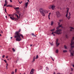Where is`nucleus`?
Segmentation results:
<instances>
[{
  "label": "nucleus",
  "instance_id": "obj_1",
  "mask_svg": "<svg viewBox=\"0 0 74 74\" xmlns=\"http://www.w3.org/2000/svg\"><path fill=\"white\" fill-rule=\"evenodd\" d=\"M21 29H20L18 31L16 32L15 33V35L16 36H14L15 38H16V41H20L21 40V36L23 38V35L19 33L21 32Z\"/></svg>",
  "mask_w": 74,
  "mask_h": 74
},
{
  "label": "nucleus",
  "instance_id": "obj_2",
  "mask_svg": "<svg viewBox=\"0 0 74 74\" xmlns=\"http://www.w3.org/2000/svg\"><path fill=\"white\" fill-rule=\"evenodd\" d=\"M60 31H62V30L61 29H58L57 30H56V31L55 32H54V33L57 34L59 35V34H61L62 33V32H60Z\"/></svg>",
  "mask_w": 74,
  "mask_h": 74
},
{
  "label": "nucleus",
  "instance_id": "obj_3",
  "mask_svg": "<svg viewBox=\"0 0 74 74\" xmlns=\"http://www.w3.org/2000/svg\"><path fill=\"white\" fill-rule=\"evenodd\" d=\"M56 15L57 18H59L61 16V14L60 13V12L59 11H57L56 12Z\"/></svg>",
  "mask_w": 74,
  "mask_h": 74
},
{
  "label": "nucleus",
  "instance_id": "obj_4",
  "mask_svg": "<svg viewBox=\"0 0 74 74\" xmlns=\"http://www.w3.org/2000/svg\"><path fill=\"white\" fill-rule=\"evenodd\" d=\"M48 13V11L45 10H43V14H42V15L43 16H45V14H46Z\"/></svg>",
  "mask_w": 74,
  "mask_h": 74
},
{
  "label": "nucleus",
  "instance_id": "obj_5",
  "mask_svg": "<svg viewBox=\"0 0 74 74\" xmlns=\"http://www.w3.org/2000/svg\"><path fill=\"white\" fill-rule=\"evenodd\" d=\"M41 13V14L42 15L43 14V12L44 11V10L42 8H40L39 9Z\"/></svg>",
  "mask_w": 74,
  "mask_h": 74
},
{
  "label": "nucleus",
  "instance_id": "obj_6",
  "mask_svg": "<svg viewBox=\"0 0 74 74\" xmlns=\"http://www.w3.org/2000/svg\"><path fill=\"white\" fill-rule=\"evenodd\" d=\"M74 40V37H73L71 39V45H73V41Z\"/></svg>",
  "mask_w": 74,
  "mask_h": 74
},
{
  "label": "nucleus",
  "instance_id": "obj_7",
  "mask_svg": "<svg viewBox=\"0 0 74 74\" xmlns=\"http://www.w3.org/2000/svg\"><path fill=\"white\" fill-rule=\"evenodd\" d=\"M10 19H12V20H14V21H15V20H18V19L17 18H14V17L13 18H12V17H10Z\"/></svg>",
  "mask_w": 74,
  "mask_h": 74
},
{
  "label": "nucleus",
  "instance_id": "obj_8",
  "mask_svg": "<svg viewBox=\"0 0 74 74\" xmlns=\"http://www.w3.org/2000/svg\"><path fill=\"white\" fill-rule=\"evenodd\" d=\"M55 6L54 5H52L51 7V8L52 10H55Z\"/></svg>",
  "mask_w": 74,
  "mask_h": 74
},
{
  "label": "nucleus",
  "instance_id": "obj_9",
  "mask_svg": "<svg viewBox=\"0 0 74 74\" xmlns=\"http://www.w3.org/2000/svg\"><path fill=\"white\" fill-rule=\"evenodd\" d=\"M34 71V69H32L30 72V74H33V73H34L33 72Z\"/></svg>",
  "mask_w": 74,
  "mask_h": 74
},
{
  "label": "nucleus",
  "instance_id": "obj_10",
  "mask_svg": "<svg viewBox=\"0 0 74 74\" xmlns=\"http://www.w3.org/2000/svg\"><path fill=\"white\" fill-rule=\"evenodd\" d=\"M67 8L68 9L67 10V12H66L67 13L66 16V17H67V15L68 14V13H69V8H67Z\"/></svg>",
  "mask_w": 74,
  "mask_h": 74
},
{
  "label": "nucleus",
  "instance_id": "obj_11",
  "mask_svg": "<svg viewBox=\"0 0 74 74\" xmlns=\"http://www.w3.org/2000/svg\"><path fill=\"white\" fill-rule=\"evenodd\" d=\"M5 4H4V7H5L6 5H7V0H5Z\"/></svg>",
  "mask_w": 74,
  "mask_h": 74
},
{
  "label": "nucleus",
  "instance_id": "obj_12",
  "mask_svg": "<svg viewBox=\"0 0 74 74\" xmlns=\"http://www.w3.org/2000/svg\"><path fill=\"white\" fill-rule=\"evenodd\" d=\"M6 7H12V5H7L6 6Z\"/></svg>",
  "mask_w": 74,
  "mask_h": 74
},
{
  "label": "nucleus",
  "instance_id": "obj_13",
  "mask_svg": "<svg viewBox=\"0 0 74 74\" xmlns=\"http://www.w3.org/2000/svg\"><path fill=\"white\" fill-rule=\"evenodd\" d=\"M28 3H28V2H27L25 3V8H27V5H28Z\"/></svg>",
  "mask_w": 74,
  "mask_h": 74
},
{
  "label": "nucleus",
  "instance_id": "obj_14",
  "mask_svg": "<svg viewBox=\"0 0 74 74\" xmlns=\"http://www.w3.org/2000/svg\"><path fill=\"white\" fill-rule=\"evenodd\" d=\"M51 13H49V15H48V17L49 19H50V18H49V16H50V15H51Z\"/></svg>",
  "mask_w": 74,
  "mask_h": 74
},
{
  "label": "nucleus",
  "instance_id": "obj_15",
  "mask_svg": "<svg viewBox=\"0 0 74 74\" xmlns=\"http://www.w3.org/2000/svg\"><path fill=\"white\" fill-rule=\"evenodd\" d=\"M35 61V56H34L33 58L32 62H34Z\"/></svg>",
  "mask_w": 74,
  "mask_h": 74
},
{
  "label": "nucleus",
  "instance_id": "obj_16",
  "mask_svg": "<svg viewBox=\"0 0 74 74\" xmlns=\"http://www.w3.org/2000/svg\"><path fill=\"white\" fill-rule=\"evenodd\" d=\"M71 56H74V54L73 53H71Z\"/></svg>",
  "mask_w": 74,
  "mask_h": 74
},
{
  "label": "nucleus",
  "instance_id": "obj_17",
  "mask_svg": "<svg viewBox=\"0 0 74 74\" xmlns=\"http://www.w3.org/2000/svg\"><path fill=\"white\" fill-rule=\"evenodd\" d=\"M53 22L51 21V25L52 26V25H53Z\"/></svg>",
  "mask_w": 74,
  "mask_h": 74
},
{
  "label": "nucleus",
  "instance_id": "obj_18",
  "mask_svg": "<svg viewBox=\"0 0 74 74\" xmlns=\"http://www.w3.org/2000/svg\"><path fill=\"white\" fill-rule=\"evenodd\" d=\"M31 35L33 36H35V37H36V35H35L34 34L32 33Z\"/></svg>",
  "mask_w": 74,
  "mask_h": 74
},
{
  "label": "nucleus",
  "instance_id": "obj_19",
  "mask_svg": "<svg viewBox=\"0 0 74 74\" xmlns=\"http://www.w3.org/2000/svg\"><path fill=\"white\" fill-rule=\"evenodd\" d=\"M58 51H59L58 50V49H57L56 50V53H58Z\"/></svg>",
  "mask_w": 74,
  "mask_h": 74
},
{
  "label": "nucleus",
  "instance_id": "obj_20",
  "mask_svg": "<svg viewBox=\"0 0 74 74\" xmlns=\"http://www.w3.org/2000/svg\"><path fill=\"white\" fill-rule=\"evenodd\" d=\"M58 39H57L56 40V44H57V43H58Z\"/></svg>",
  "mask_w": 74,
  "mask_h": 74
},
{
  "label": "nucleus",
  "instance_id": "obj_21",
  "mask_svg": "<svg viewBox=\"0 0 74 74\" xmlns=\"http://www.w3.org/2000/svg\"><path fill=\"white\" fill-rule=\"evenodd\" d=\"M38 56L37 55L35 58V59H38Z\"/></svg>",
  "mask_w": 74,
  "mask_h": 74
},
{
  "label": "nucleus",
  "instance_id": "obj_22",
  "mask_svg": "<svg viewBox=\"0 0 74 74\" xmlns=\"http://www.w3.org/2000/svg\"><path fill=\"white\" fill-rule=\"evenodd\" d=\"M19 7H17V8H14V9H15V10H17V9H19Z\"/></svg>",
  "mask_w": 74,
  "mask_h": 74
},
{
  "label": "nucleus",
  "instance_id": "obj_23",
  "mask_svg": "<svg viewBox=\"0 0 74 74\" xmlns=\"http://www.w3.org/2000/svg\"><path fill=\"white\" fill-rule=\"evenodd\" d=\"M49 43L51 45V46L53 45V42H52V43L49 42Z\"/></svg>",
  "mask_w": 74,
  "mask_h": 74
},
{
  "label": "nucleus",
  "instance_id": "obj_24",
  "mask_svg": "<svg viewBox=\"0 0 74 74\" xmlns=\"http://www.w3.org/2000/svg\"><path fill=\"white\" fill-rule=\"evenodd\" d=\"M67 52V51L66 50H63V52H64V53H65V52Z\"/></svg>",
  "mask_w": 74,
  "mask_h": 74
},
{
  "label": "nucleus",
  "instance_id": "obj_25",
  "mask_svg": "<svg viewBox=\"0 0 74 74\" xmlns=\"http://www.w3.org/2000/svg\"><path fill=\"white\" fill-rule=\"evenodd\" d=\"M54 30L55 29L50 30V31H51V32H53V31H54Z\"/></svg>",
  "mask_w": 74,
  "mask_h": 74
},
{
  "label": "nucleus",
  "instance_id": "obj_26",
  "mask_svg": "<svg viewBox=\"0 0 74 74\" xmlns=\"http://www.w3.org/2000/svg\"><path fill=\"white\" fill-rule=\"evenodd\" d=\"M12 50L13 51V52H15V50L14 48L12 49Z\"/></svg>",
  "mask_w": 74,
  "mask_h": 74
},
{
  "label": "nucleus",
  "instance_id": "obj_27",
  "mask_svg": "<svg viewBox=\"0 0 74 74\" xmlns=\"http://www.w3.org/2000/svg\"><path fill=\"white\" fill-rule=\"evenodd\" d=\"M46 69L47 71H48V70H49V68H48V67H46Z\"/></svg>",
  "mask_w": 74,
  "mask_h": 74
},
{
  "label": "nucleus",
  "instance_id": "obj_28",
  "mask_svg": "<svg viewBox=\"0 0 74 74\" xmlns=\"http://www.w3.org/2000/svg\"><path fill=\"white\" fill-rule=\"evenodd\" d=\"M74 48V46H71V48Z\"/></svg>",
  "mask_w": 74,
  "mask_h": 74
},
{
  "label": "nucleus",
  "instance_id": "obj_29",
  "mask_svg": "<svg viewBox=\"0 0 74 74\" xmlns=\"http://www.w3.org/2000/svg\"><path fill=\"white\" fill-rule=\"evenodd\" d=\"M56 47H58V45H59V43H57V44H56Z\"/></svg>",
  "mask_w": 74,
  "mask_h": 74
},
{
  "label": "nucleus",
  "instance_id": "obj_30",
  "mask_svg": "<svg viewBox=\"0 0 74 74\" xmlns=\"http://www.w3.org/2000/svg\"><path fill=\"white\" fill-rule=\"evenodd\" d=\"M59 28H60L59 27V26H58L56 28V29H57V30H58V29H59Z\"/></svg>",
  "mask_w": 74,
  "mask_h": 74
},
{
  "label": "nucleus",
  "instance_id": "obj_31",
  "mask_svg": "<svg viewBox=\"0 0 74 74\" xmlns=\"http://www.w3.org/2000/svg\"><path fill=\"white\" fill-rule=\"evenodd\" d=\"M62 25H59L58 27H62Z\"/></svg>",
  "mask_w": 74,
  "mask_h": 74
},
{
  "label": "nucleus",
  "instance_id": "obj_32",
  "mask_svg": "<svg viewBox=\"0 0 74 74\" xmlns=\"http://www.w3.org/2000/svg\"><path fill=\"white\" fill-rule=\"evenodd\" d=\"M64 48L65 49H67V47H66V45H64Z\"/></svg>",
  "mask_w": 74,
  "mask_h": 74
},
{
  "label": "nucleus",
  "instance_id": "obj_33",
  "mask_svg": "<svg viewBox=\"0 0 74 74\" xmlns=\"http://www.w3.org/2000/svg\"><path fill=\"white\" fill-rule=\"evenodd\" d=\"M3 61L5 62V63H7V61L5 60H4Z\"/></svg>",
  "mask_w": 74,
  "mask_h": 74
},
{
  "label": "nucleus",
  "instance_id": "obj_34",
  "mask_svg": "<svg viewBox=\"0 0 74 74\" xmlns=\"http://www.w3.org/2000/svg\"><path fill=\"white\" fill-rule=\"evenodd\" d=\"M15 15H16L17 18H18L19 17L18 16V15L17 14H15Z\"/></svg>",
  "mask_w": 74,
  "mask_h": 74
},
{
  "label": "nucleus",
  "instance_id": "obj_35",
  "mask_svg": "<svg viewBox=\"0 0 74 74\" xmlns=\"http://www.w3.org/2000/svg\"><path fill=\"white\" fill-rule=\"evenodd\" d=\"M50 58H51V59H52L53 61H54V60H53V58H52V57H50Z\"/></svg>",
  "mask_w": 74,
  "mask_h": 74
},
{
  "label": "nucleus",
  "instance_id": "obj_36",
  "mask_svg": "<svg viewBox=\"0 0 74 74\" xmlns=\"http://www.w3.org/2000/svg\"><path fill=\"white\" fill-rule=\"evenodd\" d=\"M70 27L71 28V29H74V28L73 27Z\"/></svg>",
  "mask_w": 74,
  "mask_h": 74
},
{
  "label": "nucleus",
  "instance_id": "obj_37",
  "mask_svg": "<svg viewBox=\"0 0 74 74\" xmlns=\"http://www.w3.org/2000/svg\"><path fill=\"white\" fill-rule=\"evenodd\" d=\"M69 16H71V14H70V12H69Z\"/></svg>",
  "mask_w": 74,
  "mask_h": 74
},
{
  "label": "nucleus",
  "instance_id": "obj_38",
  "mask_svg": "<svg viewBox=\"0 0 74 74\" xmlns=\"http://www.w3.org/2000/svg\"><path fill=\"white\" fill-rule=\"evenodd\" d=\"M16 71H17V69H15V73H16Z\"/></svg>",
  "mask_w": 74,
  "mask_h": 74
},
{
  "label": "nucleus",
  "instance_id": "obj_39",
  "mask_svg": "<svg viewBox=\"0 0 74 74\" xmlns=\"http://www.w3.org/2000/svg\"><path fill=\"white\" fill-rule=\"evenodd\" d=\"M71 17H70V16H69L68 17V20H69L70 19V18Z\"/></svg>",
  "mask_w": 74,
  "mask_h": 74
},
{
  "label": "nucleus",
  "instance_id": "obj_40",
  "mask_svg": "<svg viewBox=\"0 0 74 74\" xmlns=\"http://www.w3.org/2000/svg\"><path fill=\"white\" fill-rule=\"evenodd\" d=\"M60 23L58 22V25H60Z\"/></svg>",
  "mask_w": 74,
  "mask_h": 74
},
{
  "label": "nucleus",
  "instance_id": "obj_41",
  "mask_svg": "<svg viewBox=\"0 0 74 74\" xmlns=\"http://www.w3.org/2000/svg\"><path fill=\"white\" fill-rule=\"evenodd\" d=\"M54 33H55V32H52V33H51V34H53Z\"/></svg>",
  "mask_w": 74,
  "mask_h": 74
},
{
  "label": "nucleus",
  "instance_id": "obj_42",
  "mask_svg": "<svg viewBox=\"0 0 74 74\" xmlns=\"http://www.w3.org/2000/svg\"><path fill=\"white\" fill-rule=\"evenodd\" d=\"M60 22H62V21H63V20H59Z\"/></svg>",
  "mask_w": 74,
  "mask_h": 74
},
{
  "label": "nucleus",
  "instance_id": "obj_43",
  "mask_svg": "<svg viewBox=\"0 0 74 74\" xmlns=\"http://www.w3.org/2000/svg\"><path fill=\"white\" fill-rule=\"evenodd\" d=\"M73 71V69L72 68H71V71Z\"/></svg>",
  "mask_w": 74,
  "mask_h": 74
},
{
  "label": "nucleus",
  "instance_id": "obj_44",
  "mask_svg": "<svg viewBox=\"0 0 74 74\" xmlns=\"http://www.w3.org/2000/svg\"><path fill=\"white\" fill-rule=\"evenodd\" d=\"M8 58V56H6V59H7Z\"/></svg>",
  "mask_w": 74,
  "mask_h": 74
},
{
  "label": "nucleus",
  "instance_id": "obj_45",
  "mask_svg": "<svg viewBox=\"0 0 74 74\" xmlns=\"http://www.w3.org/2000/svg\"><path fill=\"white\" fill-rule=\"evenodd\" d=\"M41 67H42V66L40 67V70H41V69H42V68H41Z\"/></svg>",
  "mask_w": 74,
  "mask_h": 74
},
{
  "label": "nucleus",
  "instance_id": "obj_46",
  "mask_svg": "<svg viewBox=\"0 0 74 74\" xmlns=\"http://www.w3.org/2000/svg\"><path fill=\"white\" fill-rule=\"evenodd\" d=\"M4 57H5V55H3V56H2V58H4Z\"/></svg>",
  "mask_w": 74,
  "mask_h": 74
},
{
  "label": "nucleus",
  "instance_id": "obj_47",
  "mask_svg": "<svg viewBox=\"0 0 74 74\" xmlns=\"http://www.w3.org/2000/svg\"><path fill=\"white\" fill-rule=\"evenodd\" d=\"M5 10L6 13H7V11H6V8L5 9Z\"/></svg>",
  "mask_w": 74,
  "mask_h": 74
},
{
  "label": "nucleus",
  "instance_id": "obj_48",
  "mask_svg": "<svg viewBox=\"0 0 74 74\" xmlns=\"http://www.w3.org/2000/svg\"><path fill=\"white\" fill-rule=\"evenodd\" d=\"M10 2H11V3H12V0H10Z\"/></svg>",
  "mask_w": 74,
  "mask_h": 74
},
{
  "label": "nucleus",
  "instance_id": "obj_49",
  "mask_svg": "<svg viewBox=\"0 0 74 74\" xmlns=\"http://www.w3.org/2000/svg\"><path fill=\"white\" fill-rule=\"evenodd\" d=\"M22 3V1L21 2H19V3L20 4H21V3Z\"/></svg>",
  "mask_w": 74,
  "mask_h": 74
},
{
  "label": "nucleus",
  "instance_id": "obj_50",
  "mask_svg": "<svg viewBox=\"0 0 74 74\" xmlns=\"http://www.w3.org/2000/svg\"><path fill=\"white\" fill-rule=\"evenodd\" d=\"M12 74H14V72H13L12 73Z\"/></svg>",
  "mask_w": 74,
  "mask_h": 74
},
{
  "label": "nucleus",
  "instance_id": "obj_51",
  "mask_svg": "<svg viewBox=\"0 0 74 74\" xmlns=\"http://www.w3.org/2000/svg\"><path fill=\"white\" fill-rule=\"evenodd\" d=\"M66 38H67V35H66Z\"/></svg>",
  "mask_w": 74,
  "mask_h": 74
},
{
  "label": "nucleus",
  "instance_id": "obj_52",
  "mask_svg": "<svg viewBox=\"0 0 74 74\" xmlns=\"http://www.w3.org/2000/svg\"><path fill=\"white\" fill-rule=\"evenodd\" d=\"M7 66H8V63H7L6 64Z\"/></svg>",
  "mask_w": 74,
  "mask_h": 74
},
{
  "label": "nucleus",
  "instance_id": "obj_53",
  "mask_svg": "<svg viewBox=\"0 0 74 74\" xmlns=\"http://www.w3.org/2000/svg\"><path fill=\"white\" fill-rule=\"evenodd\" d=\"M1 33H3L2 31H1Z\"/></svg>",
  "mask_w": 74,
  "mask_h": 74
},
{
  "label": "nucleus",
  "instance_id": "obj_54",
  "mask_svg": "<svg viewBox=\"0 0 74 74\" xmlns=\"http://www.w3.org/2000/svg\"><path fill=\"white\" fill-rule=\"evenodd\" d=\"M70 31H72V29H70Z\"/></svg>",
  "mask_w": 74,
  "mask_h": 74
},
{
  "label": "nucleus",
  "instance_id": "obj_55",
  "mask_svg": "<svg viewBox=\"0 0 74 74\" xmlns=\"http://www.w3.org/2000/svg\"><path fill=\"white\" fill-rule=\"evenodd\" d=\"M18 14H19V16H20L21 15V14H19L18 13Z\"/></svg>",
  "mask_w": 74,
  "mask_h": 74
},
{
  "label": "nucleus",
  "instance_id": "obj_56",
  "mask_svg": "<svg viewBox=\"0 0 74 74\" xmlns=\"http://www.w3.org/2000/svg\"><path fill=\"white\" fill-rule=\"evenodd\" d=\"M5 17L6 18H7V16H5Z\"/></svg>",
  "mask_w": 74,
  "mask_h": 74
},
{
  "label": "nucleus",
  "instance_id": "obj_57",
  "mask_svg": "<svg viewBox=\"0 0 74 74\" xmlns=\"http://www.w3.org/2000/svg\"><path fill=\"white\" fill-rule=\"evenodd\" d=\"M73 67H74V64H73Z\"/></svg>",
  "mask_w": 74,
  "mask_h": 74
},
{
  "label": "nucleus",
  "instance_id": "obj_58",
  "mask_svg": "<svg viewBox=\"0 0 74 74\" xmlns=\"http://www.w3.org/2000/svg\"><path fill=\"white\" fill-rule=\"evenodd\" d=\"M73 45L74 44V42H73Z\"/></svg>",
  "mask_w": 74,
  "mask_h": 74
},
{
  "label": "nucleus",
  "instance_id": "obj_59",
  "mask_svg": "<svg viewBox=\"0 0 74 74\" xmlns=\"http://www.w3.org/2000/svg\"><path fill=\"white\" fill-rule=\"evenodd\" d=\"M10 38H11V39H12V37H11Z\"/></svg>",
  "mask_w": 74,
  "mask_h": 74
},
{
  "label": "nucleus",
  "instance_id": "obj_60",
  "mask_svg": "<svg viewBox=\"0 0 74 74\" xmlns=\"http://www.w3.org/2000/svg\"><path fill=\"white\" fill-rule=\"evenodd\" d=\"M30 47H32V45H30Z\"/></svg>",
  "mask_w": 74,
  "mask_h": 74
},
{
  "label": "nucleus",
  "instance_id": "obj_61",
  "mask_svg": "<svg viewBox=\"0 0 74 74\" xmlns=\"http://www.w3.org/2000/svg\"><path fill=\"white\" fill-rule=\"evenodd\" d=\"M9 16H11V14H9Z\"/></svg>",
  "mask_w": 74,
  "mask_h": 74
},
{
  "label": "nucleus",
  "instance_id": "obj_62",
  "mask_svg": "<svg viewBox=\"0 0 74 74\" xmlns=\"http://www.w3.org/2000/svg\"><path fill=\"white\" fill-rule=\"evenodd\" d=\"M53 74H55V72H54Z\"/></svg>",
  "mask_w": 74,
  "mask_h": 74
},
{
  "label": "nucleus",
  "instance_id": "obj_63",
  "mask_svg": "<svg viewBox=\"0 0 74 74\" xmlns=\"http://www.w3.org/2000/svg\"><path fill=\"white\" fill-rule=\"evenodd\" d=\"M0 36H1V34H0Z\"/></svg>",
  "mask_w": 74,
  "mask_h": 74
},
{
  "label": "nucleus",
  "instance_id": "obj_64",
  "mask_svg": "<svg viewBox=\"0 0 74 74\" xmlns=\"http://www.w3.org/2000/svg\"><path fill=\"white\" fill-rule=\"evenodd\" d=\"M17 61H17V60L16 61V63H17Z\"/></svg>",
  "mask_w": 74,
  "mask_h": 74
}]
</instances>
